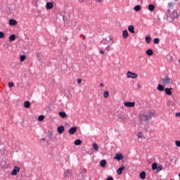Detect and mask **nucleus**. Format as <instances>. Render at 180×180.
Segmentation results:
<instances>
[{"label":"nucleus","mask_w":180,"mask_h":180,"mask_svg":"<svg viewBox=\"0 0 180 180\" xmlns=\"http://www.w3.org/2000/svg\"><path fill=\"white\" fill-rule=\"evenodd\" d=\"M140 121L141 124H143V126H147V124L150 123V120L146 114L140 115Z\"/></svg>","instance_id":"f257e3e1"},{"label":"nucleus","mask_w":180,"mask_h":180,"mask_svg":"<svg viewBox=\"0 0 180 180\" xmlns=\"http://www.w3.org/2000/svg\"><path fill=\"white\" fill-rule=\"evenodd\" d=\"M160 82L163 85H169L172 83V79L169 78V77L166 76L164 78H161Z\"/></svg>","instance_id":"f03ea898"},{"label":"nucleus","mask_w":180,"mask_h":180,"mask_svg":"<svg viewBox=\"0 0 180 180\" xmlns=\"http://www.w3.org/2000/svg\"><path fill=\"white\" fill-rule=\"evenodd\" d=\"M170 18L172 20H175V19H178L179 18V14H178V9L174 10L170 13Z\"/></svg>","instance_id":"7ed1b4c3"},{"label":"nucleus","mask_w":180,"mask_h":180,"mask_svg":"<svg viewBox=\"0 0 180 180\" xmlns=\"http://www.w3.org/2000/svg\"><path fill=\"white\" fill-rule=\"evenodd\" d=\"M127 75L128 78H132V79H136V78L137 77V74L130 71L127 72Z\"/></svg>","instance_id":"20e7f679"},{"label":"nucleus","mask_w":180,"mask_h":180,"mask_svg":"<svg viewBox=\"0 0 180 180\" xmlns=\"http://www.w3.org/2000/svg\"><path fill=\"white\" fill-rule=\"evenodd\" d=\"M124 106L127 108H134L136 103L135 102H130V101H127L124 103Z\"/></svg>","instance_id":"39448f33"},{"label":"nucleus","mask_w":180,"mask_h":180,"mask_svg":"<svg viewBox=\"0 0 180 180\" xmlns=\"http://www.w3.org/2000/svg\"><path fill=\"white\" fill-rule=\"evenodd\" d=\"M20 171V167L15 166L14 167L13 171L11 172V175L15 176L18 175V172Z\"/></svg>","instance_id":"423d86ee"},{"label":"nucleus","mask_w":180,"mask_h":180,"mask_svg":"<svg viewBox=\"0 0 180 180\" xmlns=\"http://www.w3.org/2000/svg\"><path fill=\"white\" fill-rule=\"evenodd\" d=\"M72 175V171L71 169H66L64 172L65 178H70Z\"/></svg>","instance_id":"0eeeda50"},{"label":"nucleus","mask_w":180,"mask_h":180,"mask_svg":"<svg viewBox=\"0 0 180 180\" xmlns=\"http://www.w3.org/2000/svg\"><path fill=\"white\" fill-rule=\"evenodd\" d=\"M113 158L114 160H117V161H121L123 158V155L121 153H116Z\"/></svg>","instance_id":"6e6552de"},{"label":"nucleus","mask_w":180,"mask_h":180,"mask_svg":"<svg viewBox=\"0 0 180 180\" xmlns=\"http://www.w3.org/2000/svg\"><path fill=\"white\" fill-rule=\"evenodd\" d=\"M53 8H54V4H53V2L46 3V9H47V11H50V9H53Z\"/></svg>","instance_id":"1a4fd4ad"},{"label":"nucleus","mask_w":180,"mask_h":180,"mask_svg":"<svg viewBox=\"0 0 180 180\" xmlns=\"http://www.w3.org/2000/svg\"><path fill=\"white\" fill-rule=\"evenodd\" d=\"M105 40L110 43V44H113V36L108 35L107 37L105 38Z\"/></svg>","instance_id":"9d476101"},{"label":"nucleus","mask_w":180,"mask_h":180,"mask_svg":"<svg viewBox=\"0 0 180 180\" xmlns=\"http://www.w3.org/2000/svg\"><path fill=\"white\" fill-rule=\"evenodd\" d=\"M126 167L124 165H122V166L117 169V175H122L123 174V169H124Z\"/></svg>","instance_id":"9b49d317"},{"label":"nucleus","mask_w":180,"mask_h":180,"mask_svg":"<svg viewBox=\"0 0 180 180\" xmlns=\"http://www.w3.org/2000/svg\"><path fill=\"white\" fill-rule=\"evenodd\" d=\"M64 130H65V128L64 127L63 125H60L57 128V131L58 133H59V134H63V132L64 131Z\"/></svg>","instance_id":"f8f14e48"},{"label":"nucleus","mask_w":180,"mask_h":180,"mask_svg":"<svg viewBox=\"0 0 180 180\" xmlns=\"http://www.w3.org/2000/svg\"><path fill=\"white\" fill-rule=\"evenodd\" d=\"M8 23L10 26H16L18 25V21L16 20L10 19Z\"/></svg>","instance_id":"ddd939ff"},{"label":"nucleus","mask_w":180,"mask_h":180,"mask_svg":"<svg viewBox=\"0 0 180 180\" xmlns=\"http://www.w3.org/2000/svg\"><path fill=\"white\" fill-rule=\"evenodd\" d=\"M172 88H166L165 89V92L166 95H168L169 96H171L172 95Z\"/></svg>","instance_id":"4468645a"},{"label":"nucleus","mask_w":180,"mask_h":180,"mask_svg":"<svg viewBox=\"0 0 180 180\" xmlns=\"http://www.w3.org/2000/svg\"><path fill=\"white\" fill-rule=\"evenodd\" d=\"M77 131V127H72L69 129V134H75Z\"/></svg>","instance_id":"2eb2a0df"},{"label":"nucleus","mask_w":180,"mask_h":180,"mask_svg":"<svg viewBox=\"0 0 180 180\" xmlns=\"http://www.w3.org/2000/svg\"><path fill=\"white\" fill-rule=\"evenodd\" d=\"M146 175H147V173L145 171H143L139 174L140 179H146Z\"/></svg>","instance_id":"dca6fc26"},{"label":"nucleus","mask_w":180,"mask_h":180,"mask_svg":"<svg viewBox=\"0 0 180 180\" xmlns=\"http://www.w3.org/2000/svg\"><path fill=\"white\" fill-rule=\"evenodd\" d=\"M122 37L123 39H127L129 37V32L127 31V30H124L122 32Z\"/></svg>","instance_id":"f3484780"},{"label":"nucleus","mask_w":180,"mask_h":180,"mask_svg":"<svg viewBox=\"0 0 180 180\" xmlns=\"http://www.w3.org/2000/svg\"><path fill=\"white\" fill-rule=\"evenodd\" d=\"M148 11H150V12H154V10L155 9V6H154V4H149L148 6Z\"/></svg>","instance_id":"a211bd4d"},{"label":"nucleus","mask_w":180,"mask_h":180,"mask_svg":"<svg viewBox=\"0 0 180 180\" xmlns=\"http://www.w3.org/2000/svg\"><path fill=\"white\" fill-rule=\"evenodd\" d=\"M8 39L9 41H15L16 40V35L15 34H11Z\"/></svg>","instance_id":"6ab92c4d"},{"label":"nucleus","mask_w":180,"mask_h":180,"mask_svg":"<svg viewBox=\"0 0 180 180\" xmlns=\"http://www.w3.org/2000/svg\"><path fill=\"white\" fill-rule=\"evenodd\" d=\"M146 53L147 54V56H153V54H154V51H153V49H148V50H146Z\"/></svg>","instance_id":"aec40b11"},{"label":"nucleus","mask_w":180,"mask_h":180,"mask_svg":"<svg viewBox=\"0 0 180 180\" xmlns=\"http://www.w3.org/2000/svg\"><path fill=\"white\" fill-rule=\"evenodd\" d=\"M157 89L158 91H159V92H163V91L165 90L164 86H162V84H158L157 86Z\"/></svg>","instance_id":"412c9836"},{"label":"nucleus","mask_w":180,"mask_h":180,"mask_svg":"<svg viewBox=\"0 0 180 180\" xmlns=\"http://www.w3.org/2000/svg\"><path fill=\"white\" fill-rule=\"evenodd\" d=\"M128 30L130 32V33H136V31H134V25H129L128 27Z\"/></svg>","instance_id":"4be33fe9"},{"label":"nucleus","mask_w":180,"mask_h":180,"mask_svg":"<svg viewBox=\"0 0 180 180\" xmlns=\"http://www.w3.org/2000/svg\"><path fill=\"white\" fill-rule=\"evenodd\" d=\"M118 119H120V122H126V117L123 115H118Z\"/></svg>","instance_id":"5701e85b"},{"label":"nucleus","mask_w":180,"mask_h":180,"mask_svg":"<svg viewBox=\"0 0 180 180\" xmlns=\"http://www.w3.org/2000/svg\"><path fill=\"white\" fill-rule=\"evenodd\" d=\"M134 11H135V12H140V11H141V6L140 5H136L134 7Z\"/></svg>","instance_id":"b1692460"},{"label":"nucleus","mask_w":180,"mask_h":180,"mask_svg":"<svg viewBox=\"0 0 180 180\" xmlns=\"http://www.w3.org/2000/svg\"><path fill=\"white\" fill-rule=\"evenodd\" d=\"M145 40H146L147 44H150V43H151V36L147 35V36L145 37Z\"/></svg>","instance_id":"393cba45"},{"label":"nucleus","mask_w":180,"mask_h":180,"mask_svg":"<svg viewBox=\"0 0 180 180\" xmlns=\"http://www.w3.org/2000/svg\"><path fill=\"white\" fill-rule=\"evenodd\" d=\"M148 120H150V119H151V117H153V116H154V112H153L152 111H148V113L146 115Z\"/></svg>","instance_id":"a878e982"},{"label":"nucleus","mask_w":180,"mask_h":180,"mask_svg":"<svg viewBox=\"0 0 180 180\" xmlns=\"http://www.w3.org/2000/svg\"><path fill=\"white\" fill-rule=\"evenodd\" d=\"M106 164H107V162L106 160H103L100 162V166L102 167V168H105V167H106Z\"/></svg>","instance_id":"bb28decb"},{"label":"nucleus","mask_w":180,"mask_h":180,"mask_svg":"<svg viewBox=\"0 0 180 180\" xmlns=\"http://www.w3.org/2000/svg\"><path fill=\"white\" fill-rule=\"evenodd\" d=\"M59 116L62 117V119H65L67 117V113L65 112L60 111L59 112Z\"/></svg>","instance_id":"cd10ccee"},{"label":"nucleus","mask_w":180,"mask_h":180,"mask_svg":"<svg viewBox=\"0 0 180 180\" xmlns=\"http://www.w3.org/2000/svg\"><path fill=\"white\" fill-rule=\"evenodd\" d=\"M75 146H81L82 144V141L81 139H77L74 142Z\"/></svg>","instance_id":"c85d7f7f"},{"label":"nucleus","mask_w":180,"mask_h":180,"mask_svg":"<svg viewBox=\"0 0 180 180\" xmlns=\"http://www.w3.org/2000/svg\"><path fill=\"white\" fill-rule=\"evenodd\" d=\"M24 108H25V109H29V108H30V101H25Z\"/></svg>","instance_id":"c756f323"},{"label":"nucleus","mask_w":180,"mask_h":180,"mask_svg":"<svg viewBox=\"0 0 180 180\" xmlns=\"http://www.w3.org/2000/svg\"><path fill=\"white\" fill-rule=\"evenodd\" d=\"M93 148H94L95 151H98L99 146H98V143H93Z\"/></svg>","instance_id":"7c9ffc66"},{"label":"nucleus","mask_w":180,"mask_h":180,"mask_svg":"<svg viewBox=\"0 0 180 180\" xmlns=\"http://www.w3.org/2000/svg\"><path fill=\"white\" fill-rule=\"evenodd\" d=\"M158 167V164H157L156 162H154L152 164V169L153 171H155V169H157Z\"/></svg>","instance_id":"2f4dec72"},{"label":"nucleus","mask_w":180,"mask_h":180,"mask_svg":"<svg viewBox=\"0 0 180 180\" xmlns=\"http://www.w3.org/2000/svg\"><path fill=\"white\" fill-rule=\"evenodd\" d=\"M25 60H26V56L25 55H21L20 56V60L21 63H23V61H25Z\"/></svg>","instance_id":"473e14b6"},{"label":"nucleus","mask_w":180,"mask_h":180,"mask_svg":"<svg viewBox=\"0 0 180 180\" xmlns=\"http://www.w3.org/2000/svg\"><path fill=\"white\" fill-rule=\"evenodd\" d=\"M154 44H160V39L159 38H155L153 39Z\"/></svg>","instance_id":"72a5a7b5"},{"label":"nucleus","mask_w":180,"mask_h":180,"mask_svg":"<svg viewBox=\"0 0 180 180\" xmlns=\"http://www.w3.org/2000/svg\"><path fill=\"white\" fill-rule=\"evenodd\" d=\"M38 120L39 122H43V120H44V115H41L38 117Z\"/></svg>","instance_id":"f704fd0d"},{"label":"nucleus","mask_w":180,"mask_h":180,"mask_svg":"<svg viewBox=\"0 0 180 180\" xmlns=\"http://www.w3.org/2000/svg\"><path fill=\"white\" fill-rule=\"evenodd\" d=\"M103 97L105 98H109V91H104Z\"/></svg>","instance_id":"c9c22d12"},{"label":"nucleus","mask_w":180,"mask_h":180,"mask_svg":"<svg viewBox=\"0 0 180 180\" xmlns=\"http://www.w3.org/2000/svg\"><path fill=\"white\" fill-rule=\"evenodd\" d=\"M160 171H162V165L158 166L156 169V172H160Z\"/></svg>","instance_id":"e433bc0d"},{"label":"nucleus","mask_w":180,"mask_h":180,"mask_svg":"<svg viewBox=\"0 0 180 180\" xmlns=\"http://www.w3.org/2000/svg\"><path fill=\"white\" fill-rule=\"evenodd\" d=\"M8 86L9 88H13L15 86V84L13 82H8Z\"/></svg>","instance_id":"4c0bfd02"},{"label":"nucleus","mask_w":180,"mask_h":180,"mask_svg":"<svg viewBox=\"0 0 180 180\" xmlns=\"http://www.w3.org/2000/svg\"><path fill=\"white\" fill-rule=\"evenodd\" d=\"M48 137H49V139L53 137V132L51 131H48Z\"/></svg>","instance_id":"58836bf2"},{"label":"nucleus","mask_w":180,"mask_h":180,"mask_svg":"<svg viewBox=\"0 0 180 180\" xmlns=\"http://www.w3.org/2000/svg\"><path fill=\"white\" fill-rule=\"evenodd\" d=\"M5 37V33L4 32L0 31V39H4Z\"/></svg>","instance_id":"ea45409f"},{"label":"nucleus","mask_w":180,"mask_h":180,"mask_svg":"<svg viewBox=\"0 0 180 180\" xmlns=\"http://www.w3.org/2000/svg\"><path fill=\"white\" fill-rule=\"evenodd\" d=\"M174 5H175V3H171V2L168 3L169 8H174Z\"/></svg>","instance_id":"a19ab883"},{"label":"nucleus","mask_w":180,"mask_h":180,"mask_svg":"<svg viewBox=\"0 0 180 180\" xmlns=\"http://www.w3.org/2000/svg\"><path fill=\"white\" fill-rule=\"evenodd\" d=\"M137 136L139 139H143V132H139Z\"/></svg>","instance_id":"79ce46f5"},{"label":"nucleus","mask_w":180,"mask_h":180,"mask_svg":"<svg viewBox=\"0 0 180 180\" xmlns=\"http://www.w3.org/2000/svg\"><path fill=\"white\" fill-rule=\"evenodd\" d=\"M175 144H176V147H180V141H176Z\"/></svg>","instance_id":"37998d69"},{"label":"nucleus","mask_w":180,"mask_h":180,"mask_svg":"<svg viewBox=\"0 0 180 180\" xmlns=\"http://www.w3.org/2000/svg\"><path fill=\"white\" fill-rule=\"evenodd\" d=\"M36 57H37V58H40V57H41V54L40 53H36Z\"/></svg>","instance_id":"c03bdc74"},{"label":"nucleus","mask_w":180,"mask_h":180,"mask_svg":"<svg viewBox=\"0 0 180 180\" xmlns=\"http://www.w3.org/2000/svg\"><path fill=\"white\" fill-rule=\"evenodd\" d=\"M100 54H105V51H103V48H101L100 50Z\"/></svg>","instance_id":"a18cd8bd"},{"label":"nucleus","mask_w":180,"mask_h":180,"mask_svg":"<svg viewBox=\"0 0 180 180\" xmlns=\"http://www.w3.org/2000/svg\"><path fill=\"white\" fill-rule=\"evenodd\" d=\"M110 49V46H108L107 47L105 48V51H109Z\"/></svg>","instance_id":"49530a36"},{"label":"nucleus","mask_w":180,"mask_h":180,"mask_svg":"<svg viewBox=\"0 0 180 180\" xmlns=\"http://www.w3.org/2000/svg\"><path fill=\"white\" fill-rule=\"evenodd\" d=\"M101 44H106V41L105 39H103L101 42Z\"/></svg>","instance_id":"de8ad7c7"},{"label":"nucleus","mask_w":180,"mask_h":180,"mask_svg":"<svg viewBox=\"0 0 180 180\" xmlns=\"http://www.w3.org/2000/svg\"><path fill=\"white\" fill-rule=\"evenodd\" d=\"M175 116L176 117H180V112H176Z\"/></svg>","instance_id":"09e8293b"},{"label":"nucleus","mask_w":180,"mask_h":180,"mask_svg":"<svg viewBox=\"0 0 180 180\" xmlns=\"http://www.w3.org/2000/svg\"><path fill=\"white\" fill-rule=\"evenodd\" d=\"M81 82H82V79H77V84H81Z\"/></svg>","instance_id":"8fccbe9b"},{"label":"nucleus","mask_w":180,"mask_h":180,"mask_svg":"<svg viewBox=\"0 0 180 180\" xmlns=\"http://www.w3.org/2000/svg\"><path fill=\"white\" fill-rule=\"evenodd\" d=\"M106 180H113V178L112 176H109L106 179Z\"/></svg>","instance_id":"3c124183"},{"label":"nucleus","mask_w":180,"mask_h":180,"mask_svg":"<svg viewBox=\"0 0 180 180\" xmlns=\"http://www.w3.org/2000/svg\"><path fill=\"white\" fill-rule=\"evenodd\" d=\"M100 86L102 87V88H103V86H105V84H103V83H101V84H100Z\"/></svg>","instance_id":"603ef678"},{"label":"nucleus","mask_w":180,"mask_h":180,"mask_svg":"<svg viewBox=\"0 0 180 180\" xmlns=\"http://www.w3.org/2000/svg\"><path fill=\"white\" fill-rule=\"evenodd\" d=\"M98 2H99V4H101V2H102V0H98Z\"/></svg>","instance_id":"864d4df0"},{"label":"nucleus","mask_w":180,"mask_h":180,"mask_svg":"<svg viewBox=\"0 0 180 180\" xmlns=\"http://www.w3.org/2000/svg\"><path fill=\"white\" fill-rule=\"evenodd\" d=\"M138 88H141V86H140V84H138Z\"/></svg>","instance_id":"5fc2aeb1"},{"label":"nucleus","mask_w":180,"mask_h":180,"mask_svg":"<svg viewBox=\"0 0 180 180\" xmlns=\"http://www.w3.org/2000/svg\"><path fill=\"white\" fill-rule=\"evenodd\" d=\"M65 40H68V39L67 37H65Z\"/></svg>","instance_id":"6e6d98bb"},{"label":"nucleus","mask_w":180,"mask_h":180,"mask_svg":"<svg viewBox=\"0 0 180 180\" xmlns=\"http://www.w3.org/2000/svg\"><path fill=\"white\" fill-rule=\"evenodd\" d=\"M168 12H169H169H171V10H170V9H169V10H168Z\"/></svg>","instance_id":"4d7b16f0"},{"label":"nucleus","mask_w":180,"mask_h":180,"mask_svg":"<svg viewBox=\"0 0 180 180\" xmlns=\"http://www.w3.org/2000/svg\"><path fill=\"white\" fill-rule=\"evenodd\" d=\"M170 60H172V56L170 57Z\"/></svg>","instance_id":"13d9d810"},{"label":"nucleus","mask_w":180,"mask_h":180,"mask_svg":"<svg viewBox=\"0 0 180 180\" xmlns=\"http://www.w3.org/2000/svg\"><path fill=\"white\" fill-rule=\"evenodd\" d=\"M175 1V2H178V0H174Z\"/></svg>","instance_id":"bf43d9fd"},{"label":"nucleus","mask_w":180,"mask_h":180,"mask_svg":"<svg viewBox=\"0 0 180 180\" xmlns=\"http://www.w3.org/2000/svg\"><path fill=\"white\" fill-rule=\"evenodd\" d=\"M41 140H45V139H44V138H43V139H41Z\"/></svg>","instance_id":"052dcab7"},{"label":"nucleus","mask_w":180,"mask_h":180,"mask_svg":"<svg viewBox=\"0 0 180 180\" xmlns=\"http://www.w3.org/2000/svg\"><path fill=\"white\" fill-rule=\"evenodd\" d=\"M64 18H65V16H63V20H64Z\"/></svg>","instance_id":"680f3d73"},{"label":"nucleus","mask_w":180,"mask_h":180,"mask_svg":"<svg viewBox=\"0 0 180 180\" xmlns=\"http://www.w3.org/2000/svg\"><path fill=\"white\" fill-rule=\"evenodd\" d=\"M82 173H80V175L82 174Z\"/></svg>","instance_id":"e2e57ef3"}]
</instances>
